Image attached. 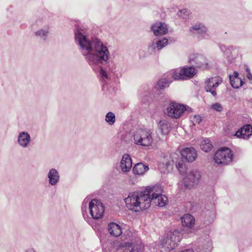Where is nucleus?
I'll return each mask as SVG.
<instances>
[{"instance_id": "41", "label": "nucleus", "mask_w": 252, "mask_h": 252, "mask_svg": "<svg viewBox=\"0 0 252 252\" xmlns=\"http://www.w3.org/2000/svg\"><path fill=\"white\" fill-rule=\"evenodd\" d=\"M26 252H36L35 250L33 248H30L28 249Z\"/></svg>"}, {"instance_id": "20", "label": "nucleus", "mask_w": 252, "mask_h": 252, "mask_svg": "<svg viewBox=\"0 0 252 252\" xmlns=\"http://www.w3.org/2000/svg\"><path fill=\"white\" fill-rule=\"evenodd\" d=\"M50 27L46 26L34 32V34L40 39L45 40L49 33Z\"/></svg>"}, {"instance_id": "13", "label": "nucleus", "mask_w": 252, "mask_h": 252, "mask_svg": "<svg viewBox=\"0 0 252 252\" xmlns=\"http://www.w3.org/2000/svg\"><path fill=\"white\" fill-rule=\"evenodd\" d=\"M152 30L156 36L165 34L168 32L167 25L161 22H157L152 26Z\"/></svg>"}, {"instance_id": "33", "label": "nucleus", "mask_w": 252, "mask_h": 252, "mask_svg": "<svg viewBox=\"0 0 252 252\" xmlns=\"http://www.w3.org/2000/svg\"><path fill=\"white\" fill-rule=\"evenodd\" d=\"M211 108L218 111V112H220L222 110V106L219 103H215L211 105Z\"/></svg>"}, {"instance_id": "40", "label": "nucleus", "mask_w": 252, "mask_h": 252, "mask_svg": "<svg viewBox=\"0 0 252 252\" xmlns=\"http://www.w3.org/2000/svg\"><path fill=\"white\" fill-rule=\"evenodd\" d=\"M247 71L248 72L247 77L252 83V74L250 72V70L249 68H247Z\"/></svg>"}, {"instance_id": "22", "label": "nucleus", "mask_w": 252, "mask_h": 252, "mask_svg": "<svg viewBox=\"0 0 252 252\" xmlns=\"http://www.w3.org/2000/svg\"><path fill=\"white\" fill-rule=\"evenodd\" d=\"M230 83L231 86L235 89H238L242 86L244 83L243 81L239 77H232L229 75Z\"/></svg>"}, {"instance_id": "34", "label": "nucleus", "mask_w": 252, "mask_h": 252, "mask_svg": "<svg viewBox=\"0 0 252 252\" xmlns=\"http://www.w3.org/2000/svg\"><path fill=\"white\" fill-rule=\"evenodd\" d=\"M156 45H157V41L154 40L149 45V49H152V50L156 49H157Z\"/></svg>"}, {"instance_id": "32", "label": "nucleus", "mask_w": 252, "mask_h": 252, "mask_svg": "<svg viewBox=\"0 0 252 252\" xmlns=\"http://www.w3.org/2000/svg\"><path fill=\"white\" fill-rule=\"evenodd\" d=\"M189 11L187 9H183L178 11L177 15L181 18L187 19L189 17Z\"/></svg>"}, {"instance_id": "5", "label": "nucleus", "mask_w": 252, "mask_h": 252, "mask_svg": "<svg viewBox=\"0 0 252 252\" xmlns=\"http://www.w3.org/2000/svg\"><path fill=\"white\" fill-rule=\"evenodd\" d=\"M181 240V234L178 230L170 231L164 236L161 245L165 250L171 251L176 248Z\"/></svg>"}, {"instance_id": "38", "label": "nucleus", "mask_w": 252, "mask_h": 252, "mask_svg": "<svg viewBox=\"0 0 252 252\" xmlns=\"http://www.w3.org/2000/svg\"><path fill=\"white\" fill-rule=\"evenodd\" d=\"M100 74L101 75L102 78H108V76H107V74L106 72L102 69L100 70Z\"/></svg>"}, {"instance_id": "31", "label": "nucleus", "mask_w": 252, "mask_h": 252, "mask_svg": "<svg viewBox=\"0 0 252 252\" xmlns=\"http://www.w3.org/2000/svg\"><path fill=\"white\" fill-rule=\"evenodd\" d=\"M157 41V49L159 51L163 47L166 46L168 44V40L166 38H163L161 40H158Z\"/></svg>"}, {"instance_id": "16", "label": "nucleus", "mask_w": 252, "mask_h": 252, "mask_svg": "<svg viewBox=\"0 0 252 252\" xmlns=\"http://www.w3.org/2000/svg\"><path fill=\"white\" fill-rule=\"evenodd\" d=\"M108 231L112 236L117 237L122 234L121 227L115 222H110L108 225Z\"/></svg>"}, {"instance_id": "17", "label": "nucleus", "mask_w": 252, "mask_h": 252, "mask_svg": "<svg viewBox=\"0 0 252 252\" xmlns=\"http://www.w3.org/2000/svg\"><path fill=\"white\" fill-rule=\"evenodd\" d=\"M60 174L58 171L55 168L51 169L48 174L49 183L52 186L56 185L60 180Z\"/></svg>"}, {"instance_id": "28", "label": "nucleus", "mask_w": 252, "mask_h": 252, "mask_svg": "<svg viewBox=\"0 0 252 252\" xmlns=\"http://www.w3.org/2000/svg\"><path fill=\"white\" fill-rule=\"evenodd\" d=\"M193 30L196 31V33L200 34L203 37L205 36L206 32V29L205 27L201 26L200 25H195L192 27L191 31Z\"/></svg>"}, {"instance_id": "18", "label": "nucleus", "mask_w": 252, "mask_h": 252, "mask_svg": "<svg viewBox=\"0 0 252 252\" xmlns=\"http://www.w3.org/2000/svg\"><path fill=\"white\" fill-rule=\"evenodd\" d=\"M182 74V80L191 78L196 73V69L193 66L183 67L181 69Z\"/></svg>"}, {"instance_id": "9", "label": "nucleus", "mask_w": 252, "mask_h": 252, "mask_svg": "<svg viewBox=\"0 0 252 252\" xmlns=\"http://www.w3.org/2000/svg\"><path fill=\"white\" fill-rule=\"evenodd\" d=\"M186 110L185 105L172 102L169 103L166 108L167 115L172 118L178 119L182 116Z\"/></svg>"}, {"instance_id": "23", "label": "nucleus", "mask_w": 252, "mask_h": 252, "mask_svg": "<svg viewBox=\"0 0 252 252\" xmlns=\"http://www.w3.org/2000/svg\"><path fill=\"white\" fill-rule=\"evenodd\" d=\"M158 126L163 134H167L170 130L169 125L166 121H160Z\"/></svg>"}, {"instance_id": "15", "label": "nucleus", "mask_w": 252, "mask_h": 252, "mask_svg": "<svg viewBox=\"0 0 252 252\" xmlns=\"http://www.w3.org/2000/svg\"><path fill=\"white\" fill-rule=\"evenodd\" d=\"M132 167V160L128 154H125L122 158L120 167L124 172L129 171Z\"/></svg>"}, {"instance_id": "14", "label": "nucleus", "mask_w": 252, "mask_h": 252, "mask_svg": "<svg viewBox=\"0 0 252 252\" xmlns=\"http://www.w3.org/2000/svg\"><path fill=\"white\" fill-rule=\"evenodd\" d=\"M181 155L183 158H184L188 162L193 161L196 157L197 154L194 148H186L181 152Z\"/></svg>"}, {"instance_id": "30", "label": "nucleus", "mask_w": 252, "mask_h": 252, "mask_svg": "<svg viewBox=\"0 0 252 252\" xmlns=\"http://www.w3.org/2000/svg\"><path fill=\"white\" fill-rule=\"evenodd\" d=\"M171 82V80H169L166 78H162L158 81L157 86L160 89H161L168 86Z\"/></svg>"}, {"instance_id": "25", "label": "nucleus", "mask_w": 252, "mask_h": 252, "mask_svg": "<svg viewBox=\"0 0 252 252\" xmlns=\"http://www.w3.org/2000/svg\"><path fill=\"white\" fill-rule=\"evenodd\" d=\"M200 147L203 151L208 152L211 150L212 144L209 139H206L201 141Z\"/></svg>"}, {"instance_id": "42", "label": "nucleus", "mask_w": 252, "mask_h": 252, "mask_svg": "<svg viewBox=\"0 0 252 252\" xmlns=\"http://www.w3.org/2000/svg\"><path fill=\"white\" fill-rule=\"evenodd\" d=\"M180 252H194L191 249H187L184 251H182Z\"/></svg>"}, {"instance_id": "8", "label": "nucleus", "mask_w": 252, "mask_h": 252, "mask_svg": "<svg viewBox=\"0 0 252 252\" xmlns=\"http://www.w3.org/2000/svg\"><path fill=\"white\" fill-rule=\"evenodd\" d=\"M89 209L90 213L94 219H101L104 213V206L102 203L98 199H93L89 202Z\"/></svg>"}, {"instance_id": "27", "label": "nucleus", "mask_w": 252, "mask_h": 252, "mask_svg": "<svg viewBox=\"0 0 252 252\" xmlns=\"http://www.w3.org/2000/svg\"><path fill=\"white\" fill-rule=\"evenodd\" d=\"M170 75L174 80H182V74L181 69H173L171 71Z\"/></svg>"}, {"instance_id": "36", "label": "nucleus", "mask_w": 252, "mask_h": 252, "mask_svg": "<svg viewBox=\"0 0 252 252\" xmlns=\"http://www.w3.org/2000/svg\"><path fill=\"white\" fill-rule=\"evenodd\" d=\"M133 250L132 244H129L122 252H133Z\"/></svg>"}, {"instance_id": "19", "label": "nucleus", "mask_w": 252, "mask_h": 252, "mask_svg": "<svg viewBox=\"0 0 252 252\" xmlns=\"http://www.w3.org/2000/svg\"><path fill=\"white\" fill-rule=\"evenodd\" d=\"M149 167L142 163H138L135 165L133 168V172L134 174L142 175L148 171Z\"/></svg>"}, {"instance_id": "39", "label": "nucleus", "mask_w": 252, "mask_h": 252, "mask_svg": "<svg viewBox=\"0 0 252 252\" xmlns=\"http://www.w3.org/2000/svg\"><path fill=\"white\" fill-rule=\"evenodd\" d=\"M88 201V199H87L86 198L85 199H84L83 202V204H82V213H83V214L84 215V208H86V205H87V203Z\"/></svg>"}, {"instance_id": "7", "label": "nucleus", "mask_w": 252, "mask_h": 252, "mask_svg": "<svg viewBox=\"0 0 252 252\" xmlns=\"http://www.w3.org/2000/svg\"><path fill=\"white\" fill-rule=\"evenodd\" d=\"M233 155L228 148L219 149L214 155V160L218 164L227 165L232 162Z\"/></svg>"}, {"instance_id": "29", "label": "nucleus", "mask_w": 252, "mask_h": 252, "mask_svg": "<svg viewBox=\"0 0 252 252\" xmlns=\"http://www.w3.org/2000/svg\"><path fill=\"white\" fill-rule=\"evenodd\" d=\"M115 115L112 112H109L105 116V121L110 125H113L115 122Z\"/></svg>"}, {"instance_id": "1", "label": "nucleus", "mask_w": 252, "mask_h": 252, "mask_svg": "<svg viewBox=\"0 0 252 252\" xmlns=\"http://www.w3.org/2000/svg\"><path fill=\"white\" fill-rule=\"evenodd\" d=\"M75 40L90 66H100L108 63L109 51L100 39L96 37L90 39L86 36L83 30L78 28L75 32Z\"/></svg>"}, {"instance_id": "6", "label": "nucleus", "mask_w": 252, "mask_h": 252, "mask_svg": "<svg viewBox=\"0 0 252 252\" xmlns=\"http://www.w3.org/2000/svg\"><path fill=\"white\" fill-rule=\"evenodd\" d=\"M148 188L151 203L153 202L155 205L160 207L165 206L168 199L165 195L161 194V187L159 186H155Z\"/></svg>"}, {"instance_id": "35", "label": "nucleus", "mask_w": 252, "mask_h": 252, "mask_svg": "<svg viewBox=\"0 0 252 252\" xmlns=\"http://www.w3.org/2000/svg\"><path fill=\"white\" fill-rule=\"evenodd\" d=\"M234 135L237 137L243 138V133L242 128H240L237 131H236Z\"/></svg>"}, {"instance_id": "12", "label": "nucleus", "mask_w": 252, "mask_h": 252, "mask_svg": "<svg viewBox=\"0 0 252 252\" xmlns=\"http://www.w3.org/2000/svg\"><path fill=\"white\" fill-rule=\"evenodd\" d=\"M31 142L30 135L27 132H20L17 137V143L23 148H28Z\"/></svg>"}, {"instance_id": "24", "label": "nucleus", "mask_w": 252, "mask_h": 252, "mask_svg": "<svg viewBox=\"0 0 252 252\" xmlns=\"http://www.w3.org/2000/svg\"><path fill=\"white\" fill-rule=\"evenodd\" d=\"M177 155L174 154L171 155V158H172V159L171 161H162L159 165V167L161 168L162 167L165 166V168L166 169H168L170 166H171L174 162H177V161L175 160L173 158H175V159L177 158L176 157H177Z\"/></svg>"}, {"instance_id": "10", "label": "nucleus", "mask_w": 252, "mask_h": 252, "mask_svg": "<svg viewBox=\"0 0 252 252\" xmlns=\"http://www.w3.org/2000/svg\"><path fill=\"white\" fill-rule=\"evenodd\" d=\"M189 62L193 67L207 68L208 67V61L202 55L194 53L190 55Z\"/></svg>"}, {"instance_id": "3", "label": "nucleus", "mask_w": 252, "mask_h": 252, "mask_svg": "<svg viewBox=\"0 0 252 252\" xmlns=\"http://www.w3.org/2000/svg\"><path fill=\"white\" fill-rule=\"evenodd\" d=\"M176 166L180 174H184L182 179V189H191L198 184L201 179L200 172L197 169H192L185 172L186 167L182 162L176 163Z\"/></svg>"}, {"instance_id": "43", "label": "nucleus", "mask_w": 252, "mask_h": 252, "mask_svg": "<svg viewBox=\"0 0 252 252\" xmlns=\"http://www.w3.org/2000/svg\"><path fill=\"white\" fill-rule=\"evenodd\" d=\"M232 77H238V73L237 72H234V75H232Z\"/></svg>"}, {"instance_id": "26", "label": "nucleus", "mask_w": 252, "mask_h": 252, "mask_svg": "<svg viewBox=\"0 0 252 252\" xmlns=\"http://www.w3.org/2000/svg\"><path fill=\"white\" fill-rule=\"evenodd\" d=\"M243 133V139H247L252 135V126L246 125L241 128Z\"/></svg>"}, {"instance_id": "11", "label": "nucleus", "mask_w": 252, "mask_h": 252, "mask_svg": "<svg viewBox=\"0 0 252 252\" xmlns=\"http://www.w3.org/2000/svg\"><path fill=\"white\" fill-rule=\"evenodd\" d=\"M222 83V80L219 77H211L206 80L205 82V90L207 92H210L214 96H217L216 89Z\"/></svg>"}, {"instance_id": "21", "label": "nucleus", "mask_w": 252, "mask_h": 252, "mask_svg": "<svg viewBox=\"0 0 252 252\" xmlns=\"http://www.w3.org/2000/svg\"><path fill=\"white\" fill-rule=\"evenodd\" d=\"M182 224L184 226L191 227L194 223L193 217L189 214H185L181 218Z\"/></svg>"}, {"instance_id": "4", "label": "nucleus", "mask_w": 252, "mask_h": 252, "mask_svg": "<svg viewBox=\"0 0 252 252\" xmlns=\"http://www.w3.org/2000/svg\"><path fill=\"white\" fill-rule=\"evenodd\" d=\"M154 134L151 129L140 128L133 134L134 143L142 146L148 147L152 145L153 141Z\"/></svg>"}, {"instance_id": "2", "label": "nucleus", "mask_w": 252, "mask_h": 252, "mask_svg": "<svg viewBox=\"0 0 252 252\" xmlns=\"http://www.w3.org/2000/svg\"><path fill=\"white\" fill-rule=\"evenodd\" d=\"M149 191L147 187L145 190L140 192H130L128 196L125 199L127 208L135 212L148 208L151 204Z\"/></svg>"}, {"instance_id": "37", "label": "nucleus", "mask_w": 252, "mask_h": 252, "mask_svg": "<svg viewBox=\"0 0 252 252\" xmlns=\"http://www.w3.org/2000/svg\"><path fill=\"white\" fill-rule=\"evenodd\" d=\"M201 118L200 116L199 115H197V116H195L194 117V118H193V122L196 123H198V124H199L201 122Z\"/></svg>"}]
</instances>
